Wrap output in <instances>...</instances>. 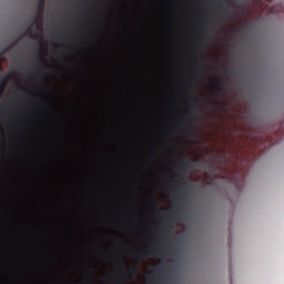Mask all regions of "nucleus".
I'll return each instance as SVG.
<instances>
[{"instance_id": "1", "label": "nucleus", "mask_w": 284, "mask_h": 284, "mask_svg": "<svg viewBox=\"0 0 284 284\" xmlns=\"http://www.w3.org/2000/svg\"><path fill=\"white\" fill-rule=\"evenodd\" d=\"M43 10H45V0H39L38 18L34 21V23H37L38 30H43Z\"/></svg>"}, {"instance_id": "2", "label": "nucleus", "mask_w": 284, "mask_h": 284, "mask_svg": "<svg viewBox=\"0 0 284 284\" xmlns=\"http://www.w3.org/2000/svg\"><path fill=\"white\" fill-rule=\"evenodd\" d=\"M193 166H194L193 160H186L185 155H181L180 168H181V172L183 173L181 174V179L183 181H185V172H187V170H192Z\"/></svg>"}, {"instance_id": "3", "label": "nucleus", "mask_w": 284, "mask_h": 284, "mask_svg": "<svg viewBox=\"0 0 284 284\" xmlns=\"http://www.w3.org/2000/svg\"><path fill=\"white\" fill-rule=\"evenodd\" d=\"M186 104L189 106L186 111V121L192 125V123H194V119H196V102L194 100L192 102H186Z\"/></svg>"}, {"instance_id": "4", "label": "nucleus", "mask_w": 284, "mask_h": 284, "mask_svg": "<svg viewBox=\"0 0 284 284\" xmlns=\"http://www.w3.org/2000/svg\"><path fill=\"white\" fill-rule=\"evenodd\" d=\"M215 6H216L219 12H225L226 14H230V9L227 7H225V4H223V2L221 0H217L215 2Z\"/></svg>"}, {"instance_id": "5", "label": "nucleus", "mask_w": 284, "mask_h": 284, "mask_svg": "<svg viewBox=\"0 0 284 284\" xmlns=\"http://www.w3.org/2000/svg\"><path fill=\"white\" fill-rule=\"evenodd\" d=\"M22 37H28V31H24L22 36H20L13 43L6 48L4 52H10L21 41Z\"/></svg>"}, {"instance_id": "6", "label": "nucleus", "mask_w": 284, "mask_h": 284, "mask_svg": "<svg viewBox=\"0 0 284 284\" xmlns=\"http://www.w3.org/2000/svg\"><path fill=\"white\" fill-rule=\"evenodd\" d=\"M172 231V223L170 221H168L163 227V232L166 234H170V232Z\"/></svg>"}, {"instance_id": "7", "label": "nucleus", "mask_w": 284, "mask_h": 284, "mask_svg": "<svg viewBox=\"0 0 284 284\" xmlns=\"http://www.w3.org/2000/svg\"><path fill=\"white\" fill-rule=\"evenodd\" d=\"M156 255V248L146 247V256H154Z\"/></svg>"}, {"instance_id": "8", "label": "nucleus", "mask_w": 284, "mask_h": 284, "mask_svg": "<svg viewBox=\"0 0 284 284\" xmlns=\"http://www.w3.org/2000/svg\"><path fill=\"white\" fill-rule=\"evenodd\" d=\"M129 272H131L132 274H136L139 272V267L136 265H130Z\"/></svg>"}, {"instance_id": "9", "label": "nucleus", "mask_w": 284, "mask_h": 284, "mask_svg": "<svg viewBox=\"0 0 284 284\" xmlns=\"http://www.w3.org/2000/svg\"><path fill=\"white\" fill-rule=\"evenodd\" d=\"M212 105L214 108H217V110H221V108H223V104L221 102H219L217 100L213 101L212 102Z\"/></svg>"}, {"instance_id": "10", "label": "nucleus", "mask_w": 284, "mask_h": 284, "mask_svg": "<svg viewBox=\"0 0 284 284\" xmlns=\"http://www.w3.org/2000/svg\"><path fill=\"white\" fill-rule=\"evenodd\" d=\"M7 83H8V80H7V79L2 80V82H1V84H0V90H1V92H3V90H6Z\"/></svg>"}, {"instance_id": "11", "label": "nucleus", "mask_w": 284, "mask_h": 284, "mask_svg": "<svg viewBox=\"0 0 284 284\" xmlns=\"http://www.w3.org/2000/svg\"><path fill=\"white\" fill-rule=\"evenodd\" d=\"M203 32H207V24H204V26L201 28V34H203Z\"/></svg>"}, {"instance_id": "12", "label": "nucleus", "mask_w": 284, "mask_h": 284, "mask_svg": "<svg viewBox=\"0 0 284 284\" xmlns=\"http://www.w3.org/2000/svg\"><path fill=\"white\" fill-rule=\"evenodd\" d=\"M119 264H120L121 270H123V262H121V260H119Z\"/></svg>"}, {"instance_id": "13", "label": "nucleus", "mask_w": 284, "mask_h": 284, "mask_svg": "<svg viewBox=\"0 0 284 284\" xmlns=\"http://www.w3.org/2000/svg\"><path fill=\"white\" fill-rule=\"evenodd\" d=\"M138 256H139L140 258H143V255H142L141 253H138Z\"/></svg>"}, {"instance_id": "14", "label": "nucleus", "mask_w": 284, "mask_h": 284, "mask_svg": "<svg viewBox=\"0 0 284 284\" xmlns=\"http://www.w3.org/2000/svg\"><path fill=\"white\" fill-rule=\"evenodd\" d=\"M155 272H156V268H153V270H152V273L155 274Z\"/></svg>"}, {"instance_id": "15", "label": "nucleus", "mask_w": 284, "mask_h": 284, "mask_svg": "<svg viewBox=\"0 0 284 284\" xmlns=\"http://www.w3.org/2000/svg\"><path fill=\"white\" fill-rule=\"evenodd\" d=\"M217 90H219L220 92H223V89H221V88H217Z\"/></svg>"}, {"instance_id": "16", "label": "nucleus", "mask_w": 284, "mask_h": 284, "mask_svg": "<svg viewBox=\"0 0 284 284\" xmlns=\"http://www.w3.org/2000/svg\"><path fill=\"white\" fill-rule=\"evenodd\" d=\"M191 80H192V81H194V80H195V78H194V77H191Z\"/></svg>"}, {"instance_id": "17", "label": "nucleus", "mask_w": 284, "mask_h": 284, "mask_svg": "<svg viewBox=\"0 0 284 284\" xmlns=\"http://www.w3.org/2000/svg\"><path fill=\"white\" fill-rule=\"evenodd\" d=\"M186 126H187V122L184 123V128H186Z\"/></svg>"}, {"instance_id": "18", "label": "nucleus", "mask_w": 284, "mask_h": 284, "mask_svg": "<svg viewBox=\"0 0 284 284\" xmlns=\"http://www.w3.org/2000/svg\"><path fill=\"white\" fill-rule=\"evenodd\" d=\"M242 179H245V173H243Z\"/></svg>"}, {"instance_id": "19", "label": "nucleus", "mask_w": 284, "mask_h": 284, "mask_svg": "<svg viewBox=\"0 0 284 284\" xmlns=\"http://www.w3.org/2000/svg\"><path fill=\"white\" fill-rule=\"evenodd\" d=\"M89 272H90V274H92V273H93V270H89Z\"/></svg>"}, {"instance_id": "20", "label": "nucleus", "mask_w": 284, "mask_h": 284, "mask_svg": "<svg viewBox=\"0 0 284 284\" xmlns=\"http://www.w3.org/2000/svg\"><path fill=\"white\" fill-rule=\"evenodd\" d=\"M195 61H199V58H197V57H195Z\"/></svg>"}, {"instance_id": "21", "label": "nucleus", "mask_w": 284, "mask_h": 284, "mask_svg": "<svg viewBox=\"0 0 284 284\" xmlns=\"http://www.w3.org/2000/svg\"><path fill=\"white\" fill-rule=\"evenodd\" d=\"M221 85H225V82H222Z\"/></svg>"}, {"instance_id": "22", "label": "nucleus", "mask_w": 284, "mask_h": 284, "mask_svg": "<svg viewBox=\"0 0 284 284\" xmlns=\"http://www.w3.org/2000/svg\"><path fill=\"white\" fill-rule=\"evenodd\" d=\"M90 283L93 284L92 280H90Z\"/></svg>"}]
</instances>
